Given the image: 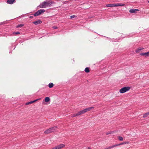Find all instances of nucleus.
<instances>
[{
  "label": "nucleus",
  "instance_id": "0eeeda50",
  "mask_svg": "<svg viewBox=\"0 0 149 149\" xmlns=\"http://www.w3.org/2000/svg\"><path fill=\"white\" fill-rule=\"evenodd\" d=\"M139 11V10L138 9H130L129 11L130 13H137V11Z\"/></svg>",
  "mask_w": 149,
  "mask_h": 149
},
{
  "label": "nucleus",
  "instance_id": "f8f14e48",
  "mask_svg": "<svg viewBox=\"0 0 149 149\" xmlns=\"http://www.w3.org/2000/svg\"><path fill=\"white\" fill-rule=\"evenodd\" d=\"M117 146H118V144L114 145H113V146H109V147H108L105 148V149H110L113 148L114 147H116Z\"/></svg>",
  "mask_w": 149,
  "mask_h": 149
},
{
  "label": "nucleus",
  "instance_id": "423d86ee",
  "mask_svg": "<svg viewBox=\"0 0 149 149\" xmlns=\"http://www.w3.org/2000/svg\"><path fill=\"white\" fill-rule=\"evenodd\" d=\"M140 54L141 56H145L146 57L148 56H149V52L141 53Z\"/></svg>",
  "mask_w": 149,
  "mask_h": 149
},
{
  "label": "nucleus",
  "instance_id": "20e7f679",
  "mask_svg": "<svg viewBox=\"0 0 149 149\" xmlns=\"http://www.w3.org/2000/svg\"><path fill=\"white\" fill-rule=\"evenodd\" d=\"M130 88L128 86L122 88L120 90V92L121 93H125L129 91Z\"/></svg>",
  "mask_w": 149,
  "mask_h": 149
},
{
  "label": "nucleus",
  "instance_id": "39448f33",
  "mask_svg": "<svg viewBox=\"0 0 149 149\" xmlns=\"http://www.w3.org/2000/svg\"><path fill=\"white\" fill-rule=\"evenodd\" d=\"M45 12V10L43 9H41L38 10L34 14V16H37L40 15L42 13Z\"/></svg>",
  "mask_w": 149,
  "mask_h": 149
},
{
  "label": "nucleus",
  "instance_id": "4468645a",
  "mask_svg": "<svg viewBox=\"0 0 149 149\" xmlns=\"http://www.w3.org/2000/svg\"><path fill=\"white\" fill-rule=\"evenodd\" d=\"M116 7L118 6H125V4L123 3H116Z\"/></svg>",
  "mask_w": 149,
  "mask_h": 149
},
{
  "label": "nucleus",
  "instance_id": "cd10ccee",
  "mask_svg": "<svg viewBox=\"0 0 149 149\" xmlns=\"http://www.w3.org/2000/svg\"><path fill=\"white\" fill-rule=\"evenodd\" d=\"M148 2L149 3V1H148Z\"/></svg>",
  "mask_w": 149,
  "mask_h": 149
},
{
  "label": "nucleus",
  "instance_id": "7ed1b4c3",
  "mask_svg": "<svg viewBox=\"0 0 149 149\" xmlns=\"http://www.w3.org/2000/svg\"><path fill=\"white\" fill-rule=\"evenodd\" d=\"M57 127L56 126H55L51 127L47 130H46L44 132V133L45 134H48V133H50L52 132H54L55 131Z\"/></svg>",
  "mask_w": 149,
  "mask_h": 149
},
{
  "label": "nucleus",
  "instance_id": "2eb2a0df",
  "mask_svg": "<svg viewBox=\"0 0 149 149\" xmlns=\"http://www.w3.org/2000/svg\"><path fill=\"white\" fill-rule=\"evenodd\" d=\"M143 49V48L141 47H139L136 50V53L139 52L140 51Z\"/></svg>",
  "mask_w": 149,
  "mask_h": 149
},
{
  "label": "nucleus",
  "instance_id": "ddd939ff",
  "mask_svg": "<svg viewBox=\"0 0 149 149\" xmlns=\"http://www.w3.org/2000/svg\"><path fill=\"white\" fill-rule=\"evenodd\" d=\"M129 143V142L127 141V142H123L122 143H120L118 144V146H120V145H121L125 144H128Z\"/></svg>",
  "mask_w": 149,
  "mask_h": 149
},
{
  "label": "nucleus",
  "instance_id": "bb28decb",
  "mask_svg": "<svg viewBox=\"0 0 149 149\" xmlns=\"http://www.w3.org/2000/svg\"><path fill=\"white\" fill-rule=\"evenodd\" d=\"M88 149H91V148H90V147H88Z\"/></svg>",
  "mask_w": 149,
  "mask_h": 149
},
{
  "label": "nucleus",
  "instance_id": "5701e85b",
  "mask_svg": "<svg viewBox=\"0 0 149 149\" xmlns=\"http://www.w3.org/2000/svg\"><path fill=\"white\" fill-rule=\"evenodd\" d=\"M112 131L108 132H107L106 133V134L107 135H108V134H110L112 133Z\"/></svg>",
  "mask_w": 149,
  "mask_h": 149
},
{
  "label": "nucleus",
  "instance_id": "b1692460",
  "mask_svg": "<svg viewBox=\"0 0 149 149\" xmlns=\"http://www.w3.org/2000/svg\"><path fill=\"white\" fill-rule=\"evenodd\" d=\"M13 34H15L16 35H17L18 34H19L20 33L18 32H14L13 33Z\"/></svg>",
  "mask_w": 149,
  "mask_h": 149
},
{
  "label": "nucleus",
  "instance_id": "f257e3e1",
  "mask_svg": "<svg viewBox=\"0 0 149 149\" xmlns=\"http://www.w3.org/2000/svg\"><path fill=\"white\" fill-rule=\"evenodd\" d=\"M54 3L53 1L50 0H47L40 3L38 7L39 8H46L50 7Z\"/></svg>",
  "mask_w": 149,
  "mask_h": 149
},
{
  "label": "nucleus",
  "instance_id": "412c9836",
  "mask_svg": "<svg viewBox=\"0 0 149 149\" xmlns=\"http://www.w3.org/2000/svg\"><path fill=\"white\" fill-rule=\"evenodd\" d=\"M79 116V115H78V113H74V114H73L72 116V117H76L77 116Z\"/></svg>",
  "mask_w": 149,
  "mask_h": 149
},
{
  "label": "nucleus",
  "instance_id": "9b49d317",
  "mask_svg": "<svg viewBox=\"0 0 149 149\" xmlns=\"http://www.w3.org/2000/svg\"><path fill=\"white\" fill-rule=\"evenodd\" d=\"M42 22L40 20H38V21H36L33 22V24L36 25L38 24H40Z\"/></svg>",
  "mask_w": 149,
  "mask_h": 149
},
{
  "label": "nucleus",
  "instance_id": "f3484780",
  "mask_svg": "<svg viewBox=\"0 0 149 149\" xmlns=\"http://www.w3.org/2000/svg\"><path fill=\"white\" fill-rule=\"evenodd\" d=\"M85 71L87 73L89 72L90 71L89 68L88 67L86 68L85 69Z\"/></svg>",
  "mask_w": 149,
  "mask_h": 149
},
{
  "label": "nucleus",
  "instance_id": "aec40b11",
  "mask_svg": "<svg viewBox=\"0 0 149 149\" xmlns=\"http://www.w3.org/2000/svg\"><path fill=\"white\" fill-rule=\"evenodd\" d=\"M149 115V112L146 113L143 116V117L145 118L148 115Z\"/></svg>",
  "mask_w": 149,
  "mask_h": 149
},
{
  "label": "nucleus",
  "instance_id": "a878e982",
  "mask_svg": "<svg viewBox=\"0 0 149 149\" xmlns=\"http://www.w3.org/2000/svg\"><path fill=\"white\" fill-rule=\"evenodd\" d=\"M53 28L54 29H57L58 27L57 26H54L53 27Z\"/></svg>",
  "mask_w": 149,
  "mask_h": 149
},
{
  "label": "nucleus",
  "instance_id": "1a4fd4ad",
  "mask_svg": "<svg viewBox=\"0 0 149 149\" xmlns=\"http://www.w3.org/2000/svg\"><path fill=\"white\" fill-rule=\"evenodd\" d=\"M15 1V0H8L7 3L9 4H12Z\"/></svg>",
  "mask_w": 149,
  "mask_h": 149
},
{
  "label": "nucleus",
  "instance_id": "f03ea898",
  "mask_svg": "<svg viewBox=\"0 0 149 149\" xmlns=\"http://www.w3.org/2000/svg\"><path fill=\"white\" fill-rule=\"evenodd\" d=\"M94 108V107H88V108H87L86 109H84V110H81L78 113V115H81L82 114H83L84 113H85V112L88 111H90V110H91L92 109H93Z\"/></svg>",
  "mask_w": 149,
  "mask_h": 149
},
{
  "label": "nucleus",
  "instance_id": "4be33fe9",
  "mask_svg": "<svg viewBox=\"0 0 149 149\" xmlns=\"http://www.w3.org/2000/svg\"><path fill=\"white\" fill-rule=\"evenodd\" d=\"M24 25L23 24H20L19 25H18L17 26V27L18 28L19 27H21L23 26Z\"/></svg>",
  "mask_w": 149,
  "mask_h": 149
},
{
  "label": "nucleus",
  "instance_id": "6ab92c4d",
  "mask_svg": "<svg viewBox=\"0 0 149 149\" xmlns=\"http://www.w3.org/2000/svg\"><path fill=\"white\" fill-rule=\"evenodd\" d=\"M118 139L120 141H122L123 140V137L120 136H119L118 137Z\"/></svg>",
  "mask_w": 149,
  "mask_h": 149
},
{
  "label": "nucleus",
  "instance_id": "9d476101",
  "mask_svg": "<svg viewBox=\"0 0 149 149\" xmlns=\"http://www.w3.org/2000/svg\"><path fill=\"white\" fill-rule=\"evenodd\" d=\"M107 7H116V3L108 4L106 5Z\"/></svg>",
  "mask_w": 149,
  "mask_h": 149
},
{
  "label": "nucleus",
  "instance_id": "6e6552de",
  "mask_svg": "<svg viewBox=\"0 0 149 149\" xmlns=\"http://www.w3.org/2000/svg\"><path fill=\"white\" fill-rule=\"evenodd\" d=\"M40 98H39V99H36V100H33V101L29 102H28L27 103H26V105H28V104H31V103H33L34 102H35L37 101V100H40Z\"/></svg>",
  "mask_w": 149,
  "mask_h": 149
},
{
  "label": "nucleus",
  "instance_id": "a211bd4d",
  "mask_svg": "<svg viewBox=\"0 0 149 149\" xmlns=\"http://www.w3.org/2000/svg\"><path fill=\"white\" fill-rule=\"evenodd\" d=\"M48 86L49 88H52L54 84L52 83H51L49 84Z\"/></svg>",
  "mask_w": 149,
  "mask_h": 149
},
{
  "label": "nucleus",
  "instance_id": "dca6fc26",
  "mask_svg": "<svg viewBox=\"0 0 149 149\" xmlns=\"http://www.w3.org/2000/svg\"><path fill=\"white\" fill-rule=\"evenodd\" d=\"M45 101L46 102H48L50 101L49 98L48 97H46L45 98Z\"/></svg>",
  "mask_w": 149,
  "mask_h": 149
},
{
  "label": "nucleus",
  "instance_id": "393cba45",
  "mask_svg": "<svg viewBox=\"0 0 149 149\" xmlns=\"http://www.w3.org/2000/svg\"><path fill=\"white\" fill-rule=\"evenodd\" d=\"M76 17V16L74 15L71 16H70V18H74Z\"/></svg>",
  "mask_w": 149,
  "mask_h": 149
}]
</instances>
